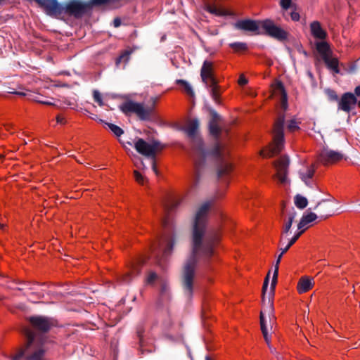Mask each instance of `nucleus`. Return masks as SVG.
I'll list each match as a JSON object with an SVG mask.
<instances>
[{"label":"nucleus","mask_w":360,"mask_h":360,"mask_svg":"<svg viewBox=\"0 0 360 360\" xmlns=\"http://www.w3.org/2000/svg\"><path fill=\"white\" fill-rule=\"evenodd\" d=\"M210 202H204L197 210L192 228V252L184 269V288L188 297L193 294V281L195 268L198 259L207 260L214 255V247L218 236L205 235Z\"/></svg>","instance_id":"nucleus-1"},{"label":"nucleus","mask_w":360,"mask_h":360,"mask_svg":"<svg viewBox=\"0 0 360 360\" xmlns=\"http://www.w3.org/2000/svg\"><path fill=\"white\" fill-rule=\"evenodd\" d=\"M195 164V179L193 186L196 187L200 181L201 171L207 160L212 159L217 165L218 178L229 174L232 169L231 164L227 160L224 151L220 143L215 141L210 149H205L201 141H199L193 153Z\"/></svg>","instance_id":"nucleus-2"},{"label":"nucleus","mask_w":360,"mask_h":360,"mask_svg":"<svg viewBox=\"0 0 360 360\" xmlns=\"http://www.w3.org/2000/svg\"><path fill=\"white\" fill-rule=\"evenodd\" d=\"M164 235L158 243L151 248L152 255L158 265L162 266L167 258L172 254L174 245L173 224L169 217L162 219Z\"/></svg>","instance_id":"nucleus-3"},{"label":"nucleus","mask_w":360,"mask_h":360,"mask_svg":"<svg viewBox=\"0 0 360 360\" xmlns=\"http://www.w3.org/2000/svg\"><path fill=\"white\" fill-rule=\"evenodd\" d=\"M27 345L24 348L14 351L10 355L11 360H42L45 353L44 340H39L30 329L25 330Z\"/></svg>","instance_id":"nucleus-4"},{"label":"nucleus","mask_w":360,"mask_h":360,"mask_svg":"<svg viewBox=\"0 0 360 360\" xmlns=\"http://www.w3.org/2000/svg\"><path fill=\"white\" fill-rule=\"evenodd\" d=\"M285 115H280L276 120L273 130V143L267 151H262L264 157H271L278 154L284 147Z\"/></svg>","instance_id":"nucleus-5"},{"label":"nucleus","mask_w":360,"mask_h":360,"mask_svg":"<svg viewBox=\"0 0 360 360\" xmlns=\"http://www.w3.org/2000/svg\"><path fill=\"white\" fill-rule=\"evenodd\" d=\"M283 255L280 254L276 259V264L274 265V271L273 274V278L271 283V289L268 295V301H267V306L266 307H264L263 310L260 312V326H261V330L262 332V334L264 335V338L266 342H269V338H268V333H267V329L266 326V321L264 318V314L267 313L269 315L272 314L274 311L273 307V301L271 300L272 296L274 295V290L276 287V285L277 283V278H278V269H279V264L281 262V259L282 258Z\"/></svg>","instance_id":"nucleus-6"},{"label":"nucleus","mask_w":360,"mask_h":360,"mask_svg":"<svg viewBox=\"0 0 360 360\" xmlns=\"http://www.w3.org/2000/svg\"><path fill=\"white\" fill-rule=\"evenodd\" d=\"M134 148L140 154L150 158L152 169L158 175V171L155 163V156L156 153L163 148L160 142L154 140L149 143L143 139L139 138L134 143Z\"/></svg>","instance_id":"nucleus-7"},{"label":"nucleus","mask_w":360,"mask_h":360,"mask_svg":"<svg viewBox=\"0 0 360 360\" xmlns=\"http://www.w3.org/2000/svg\"><path fill=\"white\" fill-rule=\"evenodd\" d=\"M120 110L126 115H136L141 120H149L153 112V108H145L143 103L133 101H127L122 103Z\"/></svg>","instance_id":"nucleus-8"},{"label":"nucleus","mask_w":360,"mask_h":360,"mask_svg":"<svg viewBox=\"0 0 360 360\" xmlns=\"http://www.w3.org/2000/svg\"><path fill=\"white\" fill-rule=\"evenodd\" d=\"M91 8L89 1L84 3L79 0H70L65 5H62L61 17L68 15L75 18H80Z\"/></svg>","instance_id":"nucleus-9"},{"label":"nucleus","mask_w":360,"mask_h":360,"mask_svg":"<svg viewBox=\"0 0 360 360\" xmlns=\"http://www.w3.org/2000/svg\"><path fill=\"white\" fill-rule=\"evenodd\" d=\"M260 26L264 31L262 32V34H265L279 41H284L288 38V32L275 24L272 20L266 19L261 20Z\"/></svg>","instance_id":"nucleus-10"},{"label":"nucleus","mask_w":360,"mask_h":360,"mask_svg":"<svg viewBox=\"0 0 360 360\" xmlns=\"http://www.w3.org/2000/svg\"><path fill=\"white\" fill-rule=\"evenodd\" d=\"M343 157V154L339 151L333 150L329 148H323L319 152L317 160L321 164L328 165L341 160Z\"/></svg>","instance_id":"nucleus-11"},{"label":"nucleus","mask_w":360,"mask_h":360,"mask_svg":"<svg viewBox=\"0 0 360 360\" xmlns=\"http://www.w3.org/2000/svg\"><path fill=\"white\" fill-rule=\"evenodd\" d=\"M143 326L140 325L138 326L136 329L137 336L139 338V352L141 356L152 353L155 351V347L153 343L145 338Z\"/></svg>","instance_id":"nucleus-12"},{"label":"nucleus","mask_w":360,"mask_h":360,"mask_svg":"<svg viewBox=\"0 0 360 360\" xmlns=\"http://www.w3.org/2000/svg\"><path fill=\"white\" fill-rule=\"evenodd\" d=\"M31 326L37 330L46 333L53 326V321L42 316H33L29 318Z\"/></svg>","instance_id":"nucleus-13"},{"label":"nucleus","mask_w":360,"mask_h":360,"mask_svg":"<svg viewBox=\"0 0 360 360\" xmlns=\"http://www.w3.org/2000/svg\"><path fill=\"white\" fill-rule=\"evenodd\" d=\"M357 103L355 95L350 92L345 93L342 95L338 103V109L346 112H349Z\"/></svg>","instance_id":"nucleus-14"},{"label":"nucleus","mask_w":360,"mask_h":360,"mask_svg":"<svg viewBox=\"0 0 360 360\" xmlns=\"http://www.w3.org/2000/svg\"><path fill=\"white\" fill-rule=\"evenodd\" d=\"M260 22L250 19L242 20H238L235 24V27L238 30L252 32L255 34H261L262 32L259 30L261 28Z\"/></svg>","instance_id":"nucleus-15"},{"label":"nucleus","mask_w":360,"mask_h":360,"mask_svg":"<svg viewBox=\"0 0 360 360\" xmlns=\"http://www.w3.org/2000/svg\"><path fill=\"white\" fill-rule=\"evenodd\" d=\"M289 165V160L287 157H281L278 161L275 162V167L276 169V176L282 184L286 181V174L288 167Z\"/></svg>","instance_id":"nucleus-16"},{"label":"nucleus","mask_w":360,"mask_h":360,"mask_svg":"<svg viewBox=\"0 0 360 360\" xmlns=\"http://www.w3.org/2000/svg\"><path fill=\"white\" fill-rule=\"evenodd\" d=\"M200 76L205 84L213 85L216 80L213 75V63L209 60H205L200 70Z\"/></svg>","instance_id":"nucleus-17"},{"label":"nucleus","mask_w":360,"mask_h":360,"mask_svg":"<svg viewBox=\"0 0 360 360\" xmlns=\"http://www.w3.org/2000/svg\"><path fill=\"white\" fill-rule=\"evenodd\" d=\"M311 35L320 40H325L327 37V32L324 30L319 21H314L310 24Z\"/></svg>","instance_id":"nucleus-18"},{"label":"nucleus","mask_w":360,"mask_h":360,"mask_svg":"<svg viewBox=\"0 0 360 360\" xmlns=\"http://www.w3.org/2000/svg\"><path fill=\"white\" fill-rule=\"evenodd\" d=\"M314 172L315 167L314 165H311L303 170L300 171V178L306 184V185L311 186V179H312Z\"/></svg>","instance_id":"nucleus-19"},{"label":"nucleus","mask_w":360,"mask_h":360,"mask_svg":"<svg viewBox=\"0 0 360 360\" xmlns=\"http://www.w3.org/2000/svg\"><path fill=\"white\" fill-rule=\"evenodd\" d=\"M315 45L316 51L321 55L322 59L330 56V49L328 42L325 41H318Z\"/></svg>","instance_id":"nucleus-20"},{"label":"nucleus","mask_w":360,"mask_h":360,"mask_svg":"<svg viewBox=\"0 0 360 360\" xmlns=\"http://www.w3.org/2000/svg\"><path fill=\"white\" fill-rule=\"evenodd\" d=\"M312 286V279L308 277H302L297 284V290L300 293H304L309 290Z\"/></svg>","instance_id":"nucleus-21"},{"label":"nucleus","mask_w":360,"mask_h":360,"mask_svg":"<svg viewBox=\"0 0 360 360\" xmlns=\"http://www.w3.org/2000/svg\"><path fill=\"white\" fill-rule=\"evenodd\" d=\"M275 91L276 94L281 95V102L282 108L285 110L288 106L287 94L285 91L284 86L281 82H278L275 86Z\"/></svg>","instance_id":"nucleus-22"},{"label":"nucleus","mask_w":360,"mask_h":360,"mask_svg":"<svg viewBox=\"0 0 360 360\" xmlns=\"http://www.w3.org/2000/svg\"><path fill=\"white\" fill-rule=\"evenodd\" d=\"M325 64L326 65L328 69L332 70L335 73L338 74L340 72V69L338 67L339 62L337 58H333L330 56L323 59Z\"/></svg>","instance_id":"nucleus-23"},{"label":"nucleus","mask_w":360,"mask_h":360,"mask_svg":"<svg viewBox=\"0 0 360 360\" xmlns=\"http://www.w3.org/2000/svg\"><path fill=\"white\" fill-rule=\"evenodd\" d=\"M198 126V120H192L187 123L184 130L189 137H193L195 135Z\"/></svg>","instance_id":"nucleus-24"},{"label":"nucleus","mask_w":360,"mask_h":360,"mask_svg":"<svg viewBox=\"0 0 360 360\" xmlns=\"http://www.w3.org/2000/svg\"><path fill=\"white\" fill-rule=\"evenodd\" d=\"M316 218H317V215L313 212H310L307 214L303 215L300 221L299 222V224L297 225L298 229H302L305 226H307L308 224L316 220Z\"/></svg>","instance_id":"nucleus-25"},{"label":"nucleus","mask_w":360,"mask_h":360,"mask_svg":"<svg viewBox=\"0 0 360 360\" xmlns=\"http://www.w3.org/2000/svg\"><path fill=\"white\" fill-rule=\"evenodd\" d=\"M205 9L207 12L219 17L226 16L229 15V13L227 11L222 8H217L215 6H212L210 4L205 5Z\"/></svg>","instance_id":"nucleus-26"},{"label":"nucleus","mask_w":360,"mask_h":360,"mask_svg":"<svg viewBox=\"0 0 360 360\" xmlns=\"http://www.w3.org/2000/svg\"><path fill=\"white\" fill-rule=\"evenodd\" d=\"M101 122L103 123L105 127H108L109 129L117 137H120L122 134H123L124 131L122 129H121L120 127L117 126L116 124L106 122L103 121V120H99Z\"/></svg>","instance_id":"nucleus-27"},{"label":"nucleus","mask_w":360,"mask_h":360,"mask_svg":"<svg viewBox=\"0 0 360 360\" xmlns=\"http://www.w3.org/2000/svg\"><path fill=\"white\" fill-rule=\"evenodd\" d=\"M176 83L181 86L184 92L186 93L188 95L191 96H194L193 88L188 82L184 79H176Z\"/></svg>","instance_id":"nucleus-28"},{"label":"nucleus","mask_w":360,"mask_h":360,"mask_svg":"<svg viewBox=\"0 0 360 360\" xmlns=\"http://www.w3.org/2000/svg\"><path fill=\"white\" fill-rule=\"evenodd\" d=\"M206 85L210 89V91L212 99L216 103H219V92L217 86V82H215L213 85H212L211 83Z\"/></svg>","instance_id":"nucleus-29"},{"label":"nucleus","mask_w":360,"mask_h":360,"mask_svg":"<svg viewBox=\"0 0 360 360\" xmlns=\"http://www.w3.org/2000/svg\"><path fill=\"white\" fill-rule=\"evenodd\" d=\"M210 133L217 139L220 134L221 129L216 120H211L209 124Z\"/></svg>","instance_id":"nucleus-30"},{"label":"nucleus","mask_w":360,"mask_h":360,"mask_svg":"<svg viewBox=\"0 0 360 360\" xmlns=\"http://www.w3.org/2000/svg\"><path fill=\"white\" fill-rule=\"evenodd\" d=\"M307 199L302 195H297L295 198V204L299 209H304L307 205Z\"/></svg>","instance_id":"nucleus-31"},{"label":"nucleus","mask_w":360,"mask_h":360,"mask_svg":"<svg viewBox=\"0 0 360 360\" xmlns=\"http://www.w3.org/2000/svg\"><path fill=\"white\" fill-rule=\"evenodd\" d=\"M120 0H90L89 3L91 8L93 6H100L103 5L113 4L119 1Z\"/></svg>","instance_id":"nucleus-32"},{"label":"nucleus","mask_w":360,"mask_h":360,"mask_svg":"<svg viewBox=\"0 0 360 360\" xmlns=\"http://www.w3.org/2000/svg\"><path fill=\"white\" fill-rule=\"evenodd\" d=\"M132 53L131 50H124L120 56L117 58L116 63L119 64L121 62L127 63L129 60V56Z\"/></svg>","instance_id":"nucleus-33"},{"label":"nucleus","mask_w":360,"mask_h":360,"mask_svg":"<svg viewBox=\"0 0 360 360\" xmlns=\"http://www.w3.org/2000/svg\"><path fill=\"white\" fill-rule=\"evenodd\" d=\"M299 124L295 119H292L287 123V129L290 132H294L300 129Z\"/></svg>","instance_id":"nucleus-34"},{"label":"nucleus","mask_w":360,"mask_h":360,"mask_svg":"<svg viewBox=\"0 0 360 360\" xmlns=\"http://www.w3.org/2000/svg\"><path fill=\"white\" fill-rule=\"evenodd\" d=\"M230 46L235 51H245L248 49V46L245 43L243 42H234L230 44Z\"/></svg>","instance_id":"nucleus-35"},{"label":"nucleus","mask_w":360,"mask_h":360,"mask_svg":"<svg viewBox=\"0 0 360 360\" xmlns=\"http://www.w3.org/2000/svg\"><path fill=\"white\" fill-rule=\"evenodd\" d=\"M93 97L95 102H96L99 106H103L104 105L102 96L100 92L98 90H94L93 91Z\"/></svg>","instance_id":"nucleus-36"},{"label":"nucleus","mask_w":360,"mask_h":360,"mask_svg":"<svg viewBox=\"0 0 360 360\" xmlns=\"http://www.w3.org/2000/svg\"><path fill=\"white\" fill-rule=\"evenodd\" d=\"M294 217H295V216L293 214H292L289 217L288 221L285 224L283 233H287L290 231L292 224V221H293V219H294Z\"/></svg>","instance_id":"nucleus-37"},{"label":"nucleus","mask_w":360,"mask_h":360,"mask_svg":"<svg viewBox=\"0 0 360 360\" xmlns=\"http://www.w3.org/2000/svg\"><path fill=\"white\" fill-rule=\"evenodd\" d=\"M134 174L136 181L139 184L143 185L145 182V177L142 176L138 171L136 170L134 171Z\"/></svg>","instance_id":"nucleus-38"},{"label":"nucleus","mask_w":360,"mask_h":360,"mask_svg":"<svg viewBox=\"0 0 360 360\" xmlns=\"http://www.w3.org/2000/svg\"><path fill=\"white\" fill-rule=\"evenodd\" d=\"M160 295L162 298H167L169 296V288L166 284H163L161 288Z\"/></svg>","instance_id":"nucleus-39"},{"label":"nucleus","mask_w":360,"mask_h":360,"mask_svg":"<svg viewBox=\"0 0 360 360\" xmlns=\"http://www.w3.org/2000/svg\"><path fill=\"white\" fill-rule=\"evenodd\" d=\"M157 274L155 272H150L148 276L146 278V282L148 284L153 283L157 279Z\"/></svg>","instance_id":"nucleus-40"},{"label":"nucleus","mask_w":360,"mask_h":360,"mask_svg":"<svg viewBox=\"0 0 360 360\" xmlns=\"http://www.w3.org/2000/svg\"><path fill=\"white\" fill-rule=\"evenodd\" d=\"M292 3V0H281L280 1V5L281 6L285 9L287 10L290 8Z\"/></svg>","instance_id":"nucleus-41"},{"label":"nucleus","mask_w":360,"mask_h":360,"mask_svg":"<svg viewBox=\"0 0 360 360\" xmlns=\"http://www.w3.org/2000/svg\"><path fill=\"white\" fill-rule=\"evenodd\" d=\"M269 284H267V282H264L263 286H262V302L264 305L266 304V292L268 288Z\"/></svg>","instance_id":"nucleus-42"},{"label":"nucleus","mask_w":360,"mask_h":360,"mask_svg":"<svg viewBox=\"0 0 360 360\" xmlns=\"http://www.w3.org/2000/svg\"><path fill=\"white\" fill-rule=\"evenodd\" d=\"M131 280V273H127L122 276V282L124 283H129Z\"/></svg>","instance_id":"nucleus-43"},{"label":"nucleus","mask_w":360,"mask_h":360,"mask_svg":"<svg viewBox=\"0 0 360 360\" xmlns=\"http://www.w3.org/2000/svg\"><path fill=\"white\" fill-rule=\"evenodd\" d=\"M303 231L304 230L299 232L288 242V247H291L296 242V240L299 238V237L303 233Z\"/></svg>","instance_id":"nucleus-44"},{"label":"nucleus","mask_w":360,"mask_h":360,"mask_svg":"<svg viewBox=\"0 0 360 360\" xmlns=\"http://www.w3.org/2000/svg\"><path fill=\"white\" fill-rule=\"evenodd\" d=\"M238 82L239 85L244 86L248 84V80L246 79V77L243 75H241L239 77Z\"/></svg>","instance_id":"nucleus-45"},{"label":"nucleus","mask_w":360,"mask_h":360,"mask_svg":"<svg viewBox=\"0 0 360 360\" xmlns=\"http://www.w3.org/2000/svg\"><path fill=\"white\" fill-rule=\"evenodd\" d=\"M290 17L293 21H298L300 20V14L296 11H292Z\"/></svg>","instance_id":"nucleus-46"},{"label":"nucleus","mask_w":360,"mask_h":360,"mask_svg":"<svg viewBox=\"0 0 360 360\" xmlns=\"http://www.w3.org/2000/svg\"><path fill=\"white\" fill-rule=\"evenodd\" d=\"M56 121L58 124H64L65 123V118L58 115L56 116Z\"/></svg>","instance_id":"nucleus-47"},{"label":"nucleus","mask_w":360,"mask_h":360,"mask_svg":"<svg viewBox=\"0 0 360 360\" xmlns=\"http://www.w3.org/2000/svg\"><path fill=\"white\" fill-rule=\"evenodd\" d=\"M211 115H212V120H216V122H217V120L219 119V115L217 114V112L214 110H212L211 112Z\"/></svg>","instance_id":"nucleus-48"},{"label":"nucleus","mask_w":360,"mask_h":360,"mask_svg":"<svg viewBox=\"0 0 360 360\" xmlns=\"http://www.w3.org/2000/svg\"><path fill=\"white\" fill-rule=\"evenodd\" d=\"M355 96H358V97H360V85L359 86H357L355 89H354V94Z\"/></svg>","instance_id":"nucleus-49"},{"label":"nucleus","mask_w":360,"mask_h":360,"mask_svg":"<svg viewBox=\"0 0 360 360\" xmlns=\"http://www.w3.org/2000/svg\"><path fill=\"white\" fill-rule=\"evenodd\" d=\"M37 102L44 104V105H53V103L48 101H42V100H36Z\"/></svg>","instance_id":"nucleus-50"},{"label":"nucleus","mask_w":360,"mask_h":360,"mask_svg":"<svg viewBox=\"0 0 360 360\" xmlns=\"http://www.w3.org/2000/svg\"><path fill=\"white\" fill-rule=\"evenodd\" d=\"M113 23H114V26L115 27H119L120 25L121 21H120V20L119 18H115L114 20V21H113Z\"/></svg>","instance_id":"nucleus-51"},{"label":"nucleus","mask_w":360,"mask_h":360,"mask_svg":"<svg viewBox=\"0 0 360 360\" xmlns=\"http://www.w3.org/2000/svg\"><path fill=\"white\" fill-rule=\"evenodd\" d=\"M290 248V247H288V243L287 245L284 248H281V254L283 255L285 252H286L288 250V249Z\"/></svg>","instance_id":"nucleus-52"},{"label":"nucleus","mask_w":360,"mask_h":360,"mask_svg":"<svg viewBox=\"0 0 360 360\" xmlns=\"http://www.w3.org/2000/svg\"><path fill=\"white\" fill-rule=\"evenodd\" d=\"M176 206H177V204H174V205H172V207H169V205H165V210L172 209V208H174V207H176Z\"/></svg>","instance_id":"nucleus-53"},{"label":"nucleus","mask_w":360,"mask_h":360,"mask_svg":"<svg viewBox=\"0 0 360 360\" xmlns=\"http://www.w3.org/2000/svg\"><path fill=\"white\" fill-rule=\"evenodd\" d=\"M269 274H270V271H269V273H268L267 276H266L264 281V282H267V284H269Z\"/></svg>","instance_id":"nucleus-54"},{"label":"nucleus","mask_w":360,"mask_h":360,"mask_svg":"<svg viewBox=\"0 0 360 360\" xmlns=\"http://www.w3.org/2000/svg\"><path fill=\"white\" fill-rule=\"evenodd\" d=\"M331 97H332L334 100H338V96H337L334 92H332Z\"/></svg>","instance_id":"nucleus-55"},{"label":"nucleus","mask_w":360,"mask_h":360,"mask_svg":"<svg viewBox=\"0 0 360 360\" xmlns=\"http://www.w3.org/2000/svg\"><path fill=\"white\" fill-rule=\"evenodd\" d=\"M326 200H323L321 202H318V204L316 205V207L314 209L316 210L323 202H326Z\"/></svg>","instance_id":"nucleus-56"},{"label":"nucleus","mask_w":360,"mask_h":360,"mask_svg":"<svg viewBox=\"0 0 360 360\" xmlns=\"http://www.w3.org/2000/svg\"><path fill=\"white\" fill-rule=\"evenodd\" d=\"M5 227H6V225L4 224H0V229L4 231L5 229Z\"/></svg>","instance_id":"nucleus-57"},{"label":"nucleus","mask_w":360,"mask_h":360,"mask_svg":"<svg viewBox=\"0 0 360 360\" xmlns=\"http://www.w3.org/2000/svg\"><path fill=\"white\" fill-rule=\"evenodd\" d=\"M133 272H136V274H139L140 271L139 269H137L136 267H134V269H133Z\"/></svg>","instance_id":"nucleus-58"},{"label":"nucleus","mask_w":360,"mask_h":360,"mask_svg":"<svg viewBox=\"0 0 360 360\" xmlns=\"http://www.w3.org/2000/svg\"><path fill=\"white\" fill-rule=\"evenodd\" d=\"M34 285H33L32 286L29 287L28 288H29L30 290H35Z\"/></svg>","instance_id":"nucleus-59"},{"label":"nucleus","mask_w":360,"mask_h":360,"mask_svg":"<svg viewBox=\"0 0 360 360\" xmlns=\"http://www.w3.org/2000/svg\"><path fill=\"white\" fill-rule=\"evenodd\" d=\"M6 130H7V131H9V130H10V129L11 128V125H6Z\"/></svg>","instance_id":"nucleus-60"},{"label":"nucleus","mask_w":360,"mask_h":360,"mask_svg":"<svg viewBox=\"0 0 360 360\" xmlns=\"http://www.w3.org/2000/svg\"><path fill=\"white\" fill-rule=\"evenodd\" d=\"M16 94H18V95H20V96H25V94L23 93V92H17Z\"/></svg>","instance_id":"nucleus-61"},{"label":"nucleus","mask_w":360,"mask_h":360,"mask_svg":"<svg viewBox=\"0 0 360 360\" xmlns=\"http://www.w3.org/2000/svg\"><path fill=\"white\" fill-rule=\"evenodd\" d=\"M205 360H212L209 356H206Z\"/></svg>","instance_id":"nucleus-62"},{"label":"nucleus","mask_w":360,"mask_h":360,"mask_svg":"<svg viewBox=\"0 0 360 360\" xmlns=\"http://www.w3.org/2000/svg\"><path fill=\"white\" fill-rule=\"evenodd\" d=\"M5 0H0V6L4 3Z\"/></svg>","instance_id":"nucleus-63"},{"label":"nucleus","mask_w":360,"mask_h":360,"mask_svg":"<svg viewBox=\"0 0 360 360\" xmlns=\"http://www.w3.org/2000/svg\"><path fill=\"white\" fill-rule=\"evenodd\" d=\"M358 104V106L360 108V101H357L356 103Z\"/></svg>","instance_id":"nucleus-64"}]
</instances>
